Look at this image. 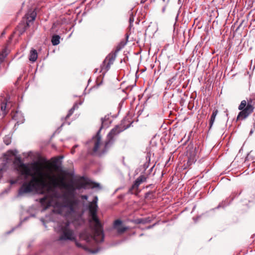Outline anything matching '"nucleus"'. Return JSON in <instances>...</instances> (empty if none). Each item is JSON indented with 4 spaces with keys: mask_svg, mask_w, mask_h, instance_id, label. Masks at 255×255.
<instances>
[{
    "mask_svg": "<svg viewBox=\"0 0 255 255\" xmlns=\"http://www.w3.org/2000/svg\"><path fill=\"white\" fill-rule=\"evenodd\" d=\"M75 106L69 111L68 114L66 117V119L69 118L73 114Z\"/></svg>",
    "mask_w": 255,
    "mask_h": 255,
    "instance_id": "a211bd4d",
    "label": "nucleus"
},
{
    "mask_svg": "<svg viewBox=\"0 0 255 255\" xmlns=\"http://www.w3.org/2000/svg\"><path fill=\"white\" fill-rule=\"evenodd\" d=\"M1 176H2V175H1V172L0 171V177H1Z\"/></svg>",
    "mask_w": 255,
    "mask_h": 255,
    "instance_id": "c85d7f7f",
    "label": "nucleus"
},
{
    "mask_svg": "<svg viewBox=\"0 0 255 255\" xmlns=\"http://www.w3.org/2000/svg\"><path fill=\"white\" fill-rule=\"evenodd\" d=\"M57 233L59 234L57 239L58 241H74L76 240L74 231L70 228V223L68 221L59 226Z\"/></svg>",
    "mask_w": 255,
    "mask_h": 255,
    "instance_id": "0eeeda50",
    "label": "nucleus"
},
{
    "mask_svg": "<svg viewBox=\"0 0 255 255\" xmlns=\"http://www.w3.org/2000/svg\"><path fill=\"white\" fill-rule=\"evenodd\" d=\"M16 150H9L5 152L4 158L7 162L12 161V167L13 171L19 175L27 178L32 177V152H24L22 154L17 155Z\"/></svg>",
    "mask_w": 255,
    "mask_h": 255,
    "instance_id": "f03ea898",
    "label": "nucleus"
},
{
    "mask_svg": "<svg viewBox=\"0 0 255 255\" xmlns=\"http://www.w3.org/2000/svg\"><path fill=\"white\" fill-rule=\"evenodd\" d=\"M62 158V157H54L51 159V162L47 161L46 158L38 154L37 160H33V189L34 188V182L37 183L39 187L43 186L42 182L47 183L49 182V179L46 176L47 174L51 176L57 177L51 170L52 168L55 171H57L59 169V166L57 165L58 160Z\"/></svg>",
    "mask_w": 255,
    "mask_h": 255,
    "instance_id": "f257e3e1",
    "label": "nucleus"
},
{
    "mask_svg": "<svg viewBox=\"0 0 255 255\" xmlns=\"http://www.w3.org/2000/svg\"><path fill=\"white\" fill-rule=\"evenodd\" d=\"M49 182L47 183L42 182L43 186L40 187L42 189L50 192L54 191V190L58 187H60L65 189L67 192L64 194V198L67 200L68 206L70 208L71 210H73V202L68 199L69 197L74 196L75 191L77 190L74 182L66 183L64 178L63 177H55L50 175H46Z\"/></svg>",
    "mask_w": 255,
    "mask_h": 255,
    "instance_id": "39448f33",
    "label": "nucleus"
},
{
    "mask_svg": "<svg viewBox=\"0 0 255 255\" xmlns=\"http://www.w3.org/2000/svg\"><path fill=\"white\" fill-rule=\"evenodd\" d=\"M252 132H253V131H252V130H251V132H250V133H252Z\"/></svg>",
    "mask_w": 255,
    "mask_h": 255,
    "instance_id": "473e14b6",
    "label": "nucleus"
},
{
    "mask_svg": "<svg viewBox=\"0 0 255 255\" xmlns=\"http://www.w3.org/2000/svg\"><path fill=\"white\" fill-rule=\"evenodd\" d=\"M113 228L119 234H122L128 229V227L123 226V222L120 219L114 221Z\"/></svg>",
    "mask_w": 255,
    "mask_h": 255,
    "instance_id": "ddd939ff",
    "label": "nucleus"
},
{
    "mask_svg": "<svg viewBox=\"0 0 255 255\" xmlns=\"http://www.w3.org/2000/svg\"><path fill=\"white\" fill-rule=\"evenodd\" d=\"M241 111L239 113L237 120H243L246 119L254 110L255 107L252 105V101L250 100L247 102L246 100H243L238 108Z\"/></svg>",
    "mask_w": 255,
    "mask_h": 255,
    "instance_id": "1a4fd4ad",
    "label": "nucleus"
},
{
    "mask_svg": "<svg viewBox=\"0 0 255 255\" xmlns=\"http://www.w3.org/2000/svg\"><path fill=\"white\" fill-rule=\"evenodd\" d=\"M28 182H24L18 190L17 196L21 197L32 192V177H29Z\"/></svg>",
    "mask_w": 255,
    "mask_h": 255,
    "instance_id": "9d476101",
    "label": "nucleus"
},
{
    "mask_svg": "<svg viewBox=\"0 0 255 255\" xmlns=\"http://www.w3.org/2000/svg\"><path fill=\"white\" fill-rule=\"evenodd\" d=\"M77 190H80L81 189H86L88 186L94 184L93 187H97L99 186V184L97 183H93L92 182L87 180L84 177H81L80 179L76 180L74 182Z\"/></svg>",
    "mask_w": 255,
    "mask_h": 255,
    "instance_id": "9b49d317",
    "label": "nucleus"
},
{
    "mask_svg": "<svg viewBox=\"0 0 255 255\" xmlns=\"http://www.w3.org/2000/svg\"><path fill=\"white\" fill-rule=\"evenodd\" d=\"M254 115L255 116V114H254ZM253 126H254V128H255V122L254 123Z\"/></svg>",
    "mask_w": 255,
    "mask_h": 255,
    "instance_id": "a878e982",
    "label": "nucleus"
},
{
    "mask_svg": "<svg viewBox=\"0 0 255 255\" xmlns=\"http://www.w3.org/2000/svg\"><path fill=\"white\" fill-rule=\"evenodd\" d=\"M32 21V11L31 9L28 10L27 13L25 14V17H23L22 21L17 26L15 30L10 35L8 40V42H10L12 38L14 35L17 37L20 35L25 31L26 28L30 26V23Z\"/></svg>",
    "mask_w": 255,
    "mask_h": 255,
    "instance_id": "6e6552de",
    "label": "nucleus"
},
{
    "mask_svg": "<svg viewBox=\"0 0 255 255\" xmlns=\"http://www.w3.org/2000/svg\"><path fill=\"white\" fill-rule=\"evenodd\" d=\"M98 197H94V199L91 202L88 206L90 216L89 222L91 224L93 234L84 231L80 234V238L85 240L87 242H90L91 240H95L96 242H102L104 239V234L103 225L97 216L98 210Z\"/></svg>",
    "mask_w": 255,
    "mask_h": 255,
    "instance_id": "7ed1b4c3",
    "label": "nucleus"
},
{
    "mask_svg": "<svg viewBox=\"0 0 255 255\" xmlns=\"http://www.w3.org/2000/svg\"><path fill=\"white\" fill-rule=\"evenodd\" d=\"M78 146V145H75L72 148L71 152L72 154H74L75 152V148Z\"/></svg>",
    "mask_w": 255,
    "mask_h": 255,
    "instance_id": "412c9836",
    "label": "nucleus"
},
{
    "mask_svg": "<svg viewBox=\"0 0 255 255\" xmlns=\"http://www.w3.org/2000/svg\"><path fill=\"white\" fill-rule=\"evenodd\" d=\"M11 116L12 119L16 121L18 124H22L24 122V118L22 114L17 110L12 111Z\"/></svg>",
    "mask_w": 255,
    "mask_h": 255,
    "instance_id": "4468645a",
    "label": "nucleus"
},
{
    "mask_svg": "<svg viewBox=\"0 0 255 255\" xmlns=\"http://www.w3.org/2000/svg\"><path fill=\"white\" fill-rule=\"evenodd\" d=\"M126 43L127 42L126 41H121L117 46L115 51L110 53L106 57L101 66L100 72H103V73H105L110 69L111 66L113 64L116 58L117 53L124 47Z\"/></svg>",
    "mask_w": 255,
    "mask_h": 255,
    "instance_id": "423d86ee",
    "label": "nucleus"
},
{
    "mask_svg": "<svg viewBox=\"0 0 255 255\" xmlns=\"http://www.w3.org/2000/svg\"><path fill=\"white\" fill-rule=\"evenodd\" d=\"M218 113V111L217 109L213 111L209 121V129H210L213 126Z\"/></svg>",
    "mask_w": 255,
    "mask_h": 255,
    "instance_id": "2eb2a0df",
    "label": "nucleus"
},
{
    "mask_svg": "<svg viewBox=\"0 0 255 255\" xmlns=\"http://www.w3.org/2000/svg\"><path fill=\"white\" fill-rule=\"evenodd\" d=\"M28 58L30 61H32V49L30 50Z\"/></svg>",
    "mask_w": 255,
    "mask_h": 255,
    "instance_id": "5701e85b",
    "label": "nucleus"
},
{
    "mask_svg": "<svg viewBox=\"0 0 255 255\" xmlns=\"http://www.w3.org/2000/svg\"><path fill=\"white\" fill-rule=\"evenodd\" d=\"M6 102L5 101V100H4V101L0 104V110L2 112L3 115L4 116L7 113V111L6 110Z\"/></svg>",
    "mask_w": 255,
    "mask_h": 255,
    "instance_id": "dca6fc26",
    "label": "nucleus"
},
{
    "mask_svg": "<svg viewBox=\"0 0 255 255\" xmlns=\"http://www.w3.org/2000/svg\"><path fill=\"white\" fill-rule=\"evenodd\" d=\"M37 59V53L36 50L33 49V62Z\"/></svg>",
    "mask_w": 255,
    "mask_h": 255,
    "instance_id": "6ab92c4d",
    "label": "nucleus"
},
{
    "mask_svg": "<svg viewBox=\"0 0 255 255\" xmlns=\"http://www.w3.org/2000/svg\"><path fill=\"white\" fill-rule=\"evenodd\" d=\"M147 177L144 175H140L135 181L133 184L129 188L128 192L131 194L137 195L140 191L138 189L139 186L143 182L146 181Z\"/></svg>",
    "mask_w": 255,
    "mask_h": 255,
    "instance_id": "f8f14e48",
    "label": "nucleus"
},
{
    "mask_svg": "<svg viewBox=\"0 0 255 255\" xmlns=\"http://www.w3.org/2000/svg\"><path fill=\"white\" fill-rule=\"evenodd\" d=\"M3 34H4V32H3L2 33V35H3Z\"/></svg>",
    "mask_w": 255,
    "mask_h": 255,
    "instance_id": "2f4dec72",
    "label": "nucleus"
},
{
    "mask_svg": "<svg viewBox=\"0 0 255 255\" xmlns=\"http://www.w3.org/2000/svg\"><path fill=\"white\" fill-rule=\"evenodd\" d=\"M149 194V193H147L146 194V197H147V195H148Z\"/></svg>",
    "mask_w": 255,
    "mask_h": 255,
    "instance_id": "cd10ccee",
    "label": "nucleus"
},
{
    "mask_svg": "<svg viewBox=\"0 0 255 255\" xmlns=\"http://www.w3.org/2000/svg\"><path fill=\"white\" fill-rule=\"evenodd\" d=\"M241 25V24L240 25ZM240 26H239V27H238V28H237V30H238V29L239 28V27H240Z\"/></svg>",
    "mask_w": 255,
    "mask_h": 255,
    "instance_id": "7c9ffc66",
    "label": "nucleus"
},
{
    "mask_svg": "<svg viewBox=\"0 0 255 255\" xmlns=\"http://www.w3.org/2000/svg\"><path fill=\"white\" fill-rule=\"evenodd\" d=\"M134 21V16L132 13L130 14L129 18V22L130 23V26H131V24Z\"/></svg>",
    "mask_w": 255,
    "mask_h": 255,
    "instance_id": "aec40b11",
    "label": "nucleus"
},
{
    "mask_svg": "<svg viewBox=\"0 0 255 255\" xmlns=\"http://www.w3.org/2000/svg\"><path fill=\"white\" fill-rule=\"evenodd\" d=\"M31 216V214H30L29 216H28L27 218H26L25 219H29Z\"/></svg>",
    "mask_w": 255,
    "mask_h": 255,
    "instance_id": "bb28decb",
    "label": "nucleus"
},
{
    "mask_svg": "<svg viewBox=\"0 0 255 255\" xmlns=\"http://www.w3.org/2000/svg\"><path fill=\"white\" fill-rule=\"evenodd\" d=\"M83 198L85 199H87V196H86V195L83 196Z\"/></svg>",
    "mask_w": 255,
    "mask_h": 255,
    "instance_id": "393cba45",
    "label": "nucleus"
},
{
    "mask_svg": "<svg viewBox=\"0 0 255 255\" xmlns=\"http://www.w3.org/2000/svg\"><path fill=\"white\" fill-rule=\"evenodd\" d=\"M17 182V180L16 179V180H10L9 182L10 183V185H13L15 183H16Z\"/></svg>",
    "mask_w": 255,
    "mask_h": 255,
    "instance_id": "4be33fe9",
    "label": "nucleus"
},
{
    "mask_svg": "<svg viewBox=\"0 0 255 255\" xmlns=\"http://www.w3.org/2000/svg\"><path fill=\"white\" fill-rule=\"evenodd\" d=\"M35 16H36V13H34V11L33 10V18H32L33 21L35 20Z\"/></svg>",
    "mask_w": 255,
    "mask_h": 255,
    "instance_id": "b1692460",
    "label": "nucleus"
},
{
    "mask_svg": "<svg viewBox=\"0 0 255 255\" xmlns=\"http://www.w3.org/2000/svg\"><path fill=\"white\" fill-rule=\"evenodd\" d=\"M60 37L58 35H54L52 37L51 42L53 45H57L60 43Z\"/></svg>",
    "mask_w": 255,
    "mask_h": 255,
    "instance_id": "f3484780",
    "label": "nucleus"
},
{
    "mask_svg": "<svg viewBox=\"0 0 255 255\" xmlns=\"http://www.w3.org/2000/svg\"><path fill=\"white\" fill-rule=\"evenodd\" d=\"M5 143H6V144H7V145L9 144V142H5Z\"/></svg>",
    "mask_w": 255,
    "mask_h": 255,
    "instance_id": "c756f323",
    "label": "nucleus"
},
{
    "mask_svg": "<svg viewBox=\"0 0 255 255\" xmlns=\"http://www.w3.org/2000/svg\"><path fill=\"white\" fill-rule=\"evenodd\" d=\"M108 120V118H107L106 117L101 119V126L96 136L93 138L92 142L94 143L93 151L95 153L97 152L100 154L105 153L113 144L115 141V136L128 128V127L125 128L122 125L117 126L110 131L107 136L106 141L103 143L101 141L100 132L101 129L105 127V122Z\"/></svg>",
    "mask_w": 255,
    "mask_h": 255,
    "instance_id": "20e7f679",
    "label": "nucleus"
}]
</instances>
